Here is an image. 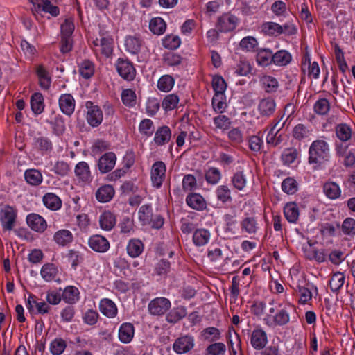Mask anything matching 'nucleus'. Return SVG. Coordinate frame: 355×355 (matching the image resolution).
Masks as SVG:
<instances>
[{
    "label": "nucleus",
    "instance_id": "58",
    "mask_svg": "<svg viewBox=\"0 0 355 355\" xmlns=\"http://www.w3.org/2000/svg\"><path fill=\"white\" fill-rule=\"evenodd\" d=\"M66 343L62 338H56L51 342L50 351L53 355H60L66 348Z\"/></svg>",
    "mask_w": 355,
    "mask_h": 355
},
{
    "label": "nucleus",
    "instance_id": "48",
    "mask_svg": "<svg viewBox=\"0 0 355 355\" xmlns=\"http://www.w3.org/2000/svg\"><path fill=\"white\" fill-rule=\"evenodd\" d=\"M212 87L215 92L214 94H224L227 84L221 76L216 75L212 78Z\"/></svg>",
    "mask_w": 355,
    "mask_h": 355
},
{
    "label": "nucleus",
    "instance_id": "31",
    "mask_svg": "<svg viewBox=\"0 0 355 355\" xmlns=\"http://www.w3.org/2000/svg\"><path fill=\"white\" fill-rule=\"evenodd\" d=\"M54 241L59 245L65 246L73 241V234L68 230H60L53 236Z\"/></svg>",
    "mask_w": 355,
    "mask_h": 355
},
{
    "label": "nucleus",
    "instance_id": "9",
    "mask_svg": "<svg viewBox=\"0 0 355 355\" xmlns=\"http://www.w3.org/2000/svg\"><path fill=\"white\" fill-rule=\"evenodd\" d=\"M337 153L344 158L343 164L346 167H353L355 164V149L349 148V145L342 144L337 147Z\"/></svg>",
    "mask_w": 355,
    "mask_h": 355
},
{
    "label": "nucleus",
    "instance_id": "22",
    "mask_svg": "<svg viewBox=\"0 0 355 355\" xmlns=\"http://www.w3.org/2000/svg\"><path fill=\"white\" fill-rule=\"evenodd\" d=\"M286 219L291 223H295L299 218V209L294 202H288L284 207Z\"/></svg>",
    "mask_w": 355,
    "mask_h": 355
},
{
    "label": "nucleus",
    "instance_id": "47",
    "mask_svg": "<svg viewBox=\"0 0 355 355\" xmlns=\"http://www.w3.org/2000/svg\"><path fill=\"white\" fill-rule=\"evenodd\" d=\"M345 282V276L341 272H337L331 277L329 284L333 292H337L343 286Z\"/></svg>",
    "mask_w": 355,
    "mask_h": 355
},
{
    "label": "nucleus",
    "instance_id": "45",
    "mask_svg": "<svg viewBox=\"0 0 355 355\" xmlns=\"http://www.w3.org/2000/svg\"><path fill=\"white\" fill-rule=\"evenodd\" d=\"M211 103L214 110L218 113H223L227 107L225 94H214Z\"/></svg>",
    "mask_w": 355,
    "mask_h": 355
},
{
    "label": "nucleus",
    "instance_id": "53",
    "mask_svg": "<svg viewBox=\"0 0 355 355\" xmlns=\"http://www.w3.org/2000/svg\"><path fill=\"white\" fill-rule=\"evenodd\" d=\"M226 347L223 343H215L209 345L206 349V355H223Z\"/></svg>",
    "mask_w": 355,
    "mask_h": 355
},
{
    "label": "nucleus",
    "instance_id": "17",
    "mask_svg": "<svg viewBox=\"0 0 355 355\" xmlns=\"http://www.w3.org/2000/svg\"><path fill=\"white\" fill-rule=\"evenodd\" d=\"M186 202L189 207L198 211L204 210L207 205L204 198L196 193H189L187 196Z\"/></svg>",
    "mask_w": 355,
    "mask_h": 355
},
{
    "label": "nucleus",
    "instance_id": "46",
    "mask_svg": "<svg viewBox=\"0 0 355 355\" xmlns=\"http://www.w3.org/2000/svg\"><path fill=\"white\" fill-rule=\"evenodd\" d=\"M216 194L217 199L223 203L232 200L231 191L227 185L218 187L216 190Z\"/></svg>",
    "mask_w": 355,
    "mask_h": 355
},
{
    "label": "nucleus",
    "instance_id": "11",
    "mask_svg": "<svg viewBox=\"0 0 355 355\" xmlns=\"http://www.w3.org/2000/svg\"><path fill=\"white\" fill-rule=\"evenodd\" d=\"M89 247L97 252H105L110 248L109 241L103 236L96 234L89 239Z\"/></svg>",
    "mask_w": 355,
    "mask_h": 355
},
{
    "label": "nucleus",
    "instance_id": "56",
    "mask_svg": "<svg viewBox=\"0 0 355 355\" xmlns=\"http://www.w3.org/2000/svg\"><path fill=\"white\" fill-rule=\"evenodd\" d=\"M80 75L85 78H90L94 72V64L89 60H84L82 62L80 69Z\"/></svg>",
    "mask_w": 355,
    "mask_h": 355
},
{
    "label": "nucleus",
    "instance_id": "62",
    "mask_svg": "<svg viewBox=\"0 0 355 355\" xmlns=\"http://www.w3.org/2000/svg\"><path fill=\"white\" fill-rule=\"evenodd\" d=\"M330 109V104L327 99L320 98L314 105L315 112L320 115L326 114Z\"/></svg>",
    "mask_w": 355,
    "mask_h": 355
},
{
    "label": "nucleus",
    "instance_id": "50",
    "mask_svg": "<svg viewBox=\"0 0 355 355\" xmlns=\"http://www.w3.org/2000/svg\"><path fill=\"white\" fill-rule=\"evenodd\" d=\"M282 189L287 194H294L297 191V182L293 178H286L282 183Z\"/></svg>",
    "mask_w": 355,
    "mask_h": 355
},
{
    "label": "nucleus",
    "instance_id": "55",
    "mask_svg": "<svg viewBox=\"0 0 355 355\" xmlns=\"http://www.w3.org/2000/svg\"><path fill=\"white\" fill-rule=\"evenodd\" d=\"M178 102L179 98L177 95L169 94L164 98L162 106L165 110H172L176 107Z\"/></svg>",
    "mask_w": 355,
    "mask_h": 355
},
{
    "label": "nucleus",
    "instance_id": "23",
    "mask_svg": "<svg viewBox=\"0 0 355 355\" xmlns=\"http://www.w3.org/2000/svg\"><path fill=\"white\" fill-rule=\"evenodd\" d=\"M114 195V188L108 184L101 187L96 192V198L101 202H109Z\"/></svg>",
    "mask_w": 355,
    "mask_h": 355
},
{
    "label": "nucleus",
    "instance_id": "64",
    "mask_svg": "<svg viewBox=\"0 0 355 355\" xmlns=\"http://www.w3.org/2000/svg\"><path fill=\"white\" fill-rule=\"evenodd\" d=\"M262 81L266 92L271 93L277 91L279 85L276 78L267 76L263 77Z\"/></svg>",
    "mask_w": 355,
    "mask_h": 355
},
{
    "label": "nucleus",
    "instance_id": "44",
    "mask_svg": "<svg viewBox=\"0 0 355 355\" xmlns=\"http://www.w3.org/2000/svg\"><path fill=\"white\" fill-rule=\"evenodd\" d=\"M175 80L171 76H162L158 80L157 87L164 92H169L174 85Z\"/></svg>",
    "mask_w": 355,
    "mask_h": 355
},
{
    "label": "nucleus",
    "instance_id": "6",
    "mask_svg": "<svg viewBox=\"0 0 355 355\" xmlns=\"http://www.w3.org/2000/svg\"><path fill=\"white\" fill-rule=\"evenodd\" d=\"M166 165L162 161L155 162L151 169L152 184L156 188H159L165 178Z\"/></svg>",
    "mask_w": 355,
    "mask_h": 355
},
{
    "label": "nucleus",
    "instance_id": "41",
    "mask_svg": "<svg viewBox=\"0 0 355 355\" xmlns=\"http://www.w3.org/2000/svg\"><path fill=\"white\" fill-rule=\"evenodd\" d=\"M262 31L268 35L276 36L283 33V27L275 22H266L262 25Z\"/></svg>",
    "mask_w": 355,
    "mask_h": 355
},
{
    "label": "nucleus",
    "instance_id": "33",
    "mask_svg": "<svg viewBox=\"0 0 355 355\" xmlns=\"http://www.w3.org/2000/svg\"><path fill=\"white\" fill-rule=\"evenodd\" d=\"M75 173L79 179L84 182H87L90 180L91 173L89 167L85 162H80L76 164Z\"/></svg>",
    "mask_w": 355,
    "mask_h": 355
},
{
    "label": "nucleus",
    "instance_id": "51",
    "mask_svg": "<svg viewBox=\"0 0 355 355\" xmlns=\"http://www.w3.org/2000/svg\"><path fill=\"white\" fill-rule=\"evenodd\" d=\"M311 130L303 124H297L293 130V136L295 139L301 141L309 136Z\"/></svg>",
    "mask_w": 355,
    "mask_h": 355
},
{
    "label": "nucleus",
    "instance_id": "26",
    "mask_svg": "<svg viewBox=\"0 0 355 355\" xmlns=\"http://www.w3.org/2000/svg\"><path fill=\"white\" fill-rule=\"evenodd\" d=\"M99 223L103 230H111L116 225L115 216L110 211H104L100 216Z\"/></svg>",
    "mask_w": 355,
    "mask_h": 355
},
{
    "label": "nucleus",
    "instance_id": "14",
    "mask_svg": "<svg viewBox=\"0 0 355 355\" xmlns=\"http://www.w3.org/2000/svg\"><path fill=\"white\" fill-rule=\"evenodd\" d=\"M276 110V103L272 98L261 99L258 105V111L262 117H270Z\"/></svg>",
    "mask_w": 355,
    "mask_h": 355
},
{
    "label": "nucleus",
    "instance_id": "57",
    "mask_svg": "<svg viewBox=\"0 0 355 355\" xmlns=\"http://www.w3.org/2000/svg\"><path fill=\"white\" fill-rule=\"evenodd\" d=\"M181 44V40L178 36L167 35L162 41L163 46L168 49H176Z\"/></svg>",
    "mask_w": 355,
    "mask_h": 355
},
{
    "label": "nucleus",
    "instance_id": "30",
    "mask_svg": "<svg viewBox=\"0 0 355 355\" xmlns=\"http://www.w3.org/2000/svg\"><path fill=\"white\" fill-rule=\"evenodd\" d=\"M139 219L143 225H150L153 220V210L150 205H142L138 211Z\"/></svg>",
    "mask_w": 355,
    "mask_h": 355
},
{
    "label": "nucleus",
    "instance_id": "28",
    "mask_svg": "<svg viewBox=\"0 0 355 355\" xmlns=\"http://www.w3.org/2000/svg\"><path fill=\"white\" fill-rule=\"evenodd\" d=\"M31 107L33 113L36 115L43 112L44 109V98L41 93H34L31 98Z\"/></svg>",
    "mask_w": 355,
    "mask_h": 355
},
{
    "label": "nucleus",
    "instance_id": "35",
    "mask_svg": "<svg viewBox=\"0 0 355 355\" xmlns=\"http://www.w3.org/2000/svg\"><path fill=\"white\" fill-rule=\"evenodd\" d=\"M323 191L327 197L332 200L340 197L341 193L339 186L333 182H326L323 185Z\"/></svg>",
    "mask_w": 355,
    "mask_h": 355
},
{
    "label": "nucleus",
    "instance_id": "36",
    "mask_svg": "<svg viewBox=\"0 0 355 355\" xmlns=\"http://www.w3.org/2000/svg\"><path fill=\"white\" fill-rule=\"evenodd\" d=\"M41 276L46 282L55 280L58 274V268L53 263L44 264L40 271Z\"/></svg>",
    "mask_w": 355,
    "mask_h": 355
},
{
    "label": "nucleus",
    "instance_id": "5",
    "mask_svg": "<svg viewBox=\"0 0 355 355\" xmlns=\"http://www.w3.org/2000/svg\"><path fill=\"white\" fill-rule=\"evenodd\" d=\"M16 211L8 205L4 206L0 211V220L4 230L13 229L16 220Z\"/></svg>",
    "mask_w": 355,
    "mask_h": 355
},
{
    "label": "nucleus",
    "instance_id": "3",
    "mask_svg": "<svg viewBox=\"0 0 355 355\" xmlns=\"http://www.w3.org/2000/svg\"><path fill=\"white\" fill-rule=\"evenodd\" d=\"M239 21V19L235 15L230 13H225L218 17L216 28L220 32L232 31L237 26Z\"/></svg>",
    "mask_w": 355,
    "mask_h": 355
},
{
    "label": "nucleus",
    "instance_id": "40",
    "mask_svg": "<svg viewBox=\"0 0 355 355\" xmlns=\"http://www.w3.org/2000/svg\"><path fill=\"white\" fill-rule=\"evenodd\" d=\"M125 46L128 52L137 54L141 49V41L137 37L128 36L125 39Z\"/></svg>",
    "mask_w": 355,
    "mask_h": 355
},
{
    "label": "nucleus",
    "instance_id": "61",
    "mask_svg": "<svg viewBox=\"0 0 355 355\" xmlns=\"http://www.w3.org/2000/svg\"><path fill=\"white\" fill-rule=\"evenodd\" d=\"M275 326H283L288 323L290 316L288 312L283 309L279 310L274 316Z\"/></svg>",
    "mask_w": 355,
    "mask_h": 355
},
{
    "label": "nucleus",
    "instance_id": "29",
    "mask_svg": "<svg viewBox=\"0 0 355 355\" xmlns=\"http://www.w3.org/2000/svg\"><path fill=\"white\" fill-rule=\"evenodd\" d=\"M126 250L129 256L135 258L142 253L144 244L140 240L133 239L128 242Z\"/></svg>",
    "mask_w": 355,
    "mask_h": 355
},
{
    "label": "nucleus",
    "instance_id": "12",
    "mask_svg": "<svg viewBox=\"0 0 355 355\" xmlns=\"http://www.w3.org/2000/svg\"><path fill=\"white\" fill-rule=\"evenodd\" d=\"M26 222L29 227L37 232H43L47 227L46 220L37 214H30L26 217Z\"/></svg>",
    "mask_w": 355,
    "mask_h": 355
},
{
    "label": "nucleus",
    "instance_id": "42",
    "mask_svg": "<svg viewBox=\"0 0 355 355\" xmlns=\"http://www.w3.org/2000/svg\"><path fill=\"white\" fill-rule=\"evenodd\" d=\"M166 23L160 17H155L150 20L149 24L150 30L155 35H162L166 30Z\"/></svg>",
    "mask_w": 355,
    "mask_h": 355
},
{
    "label": "nucleus",
    "instance_id": "27",
    "mask_svg": "<svg viewBox=\"0 0 355 355\" xmlns=\"http://www.w3.org/2000/svg\"><path fill=\"white\" fill-rule=\"evenodd\" d=\"M24 178L27 183L32 186H38L43 180V176L41 172L35 168L26 170Z\"/></svg>",
    "mask_w": 355,
    "mask_h": 355
},
{
    "label": "nucleus",
    "instance_id": "1",
    "mask_svg": "<svg viewBox=\"0 0 355 355\" xmlns=\"http://www.w3.org/2000/svg\"><path fill=\"white\" fill-rule=\"evenodd\" d=\"M309 163L311 164H322L329 157V148L324 140L314 141L309 150Z\"/></svg>",
    "mask_w": 355,
    "mask_h": 355
},
{
    "label": "nucleus",
    "instance_id": "13",
    "mask_svg": "<svg viewBox=\"0 0 355 355\" xmlns=\"http://www.w3.org/2000/svg\"><path fill=\"white\" fill-rule=\"evenodd\" d=\"M75 100L70 94H62L59 98V107L62 112L71 116L75 110Z\"/></svg>",
    "mask_w": 355,
    "mask_h": 355
},
{
    "label": "nucleus",
    "instance_id": "19",
    "mask_svg": "<svg viewBox=\"0 0 355 355\" xmlns=\"http://www.w3.org/2000/svg\"><path fill=\"white\" fill-rule=\"evenodd\" d=\"M33 146L42 154L50 153L53 149V144L50 139L46 137H38L33 139Z\"/></svg>",
    "mask_w": 355,
    "mask_h": 355
},
{
    "label": "nucleus",
    "instance_id": "52",
    "mask_svg": "<svg viewBox=\"0 0 355 355\" xmlns=\"http://www.w3.org/2000/svg\"><path fill=\"white\" fill-rule=\"evenodd\" d=\"M243 50L247 51H255L258 45L257 40L252 36H248L243 38L239 44Z\"/></svg>",
    "mask_w": 355,
    "mask_h": 355
},
{
    "label": "nucleus",
    "instance_id": "32",
    "mask_svg": "<svg viewBox=\"0 0 355 355\" xmlns=\"http://www.w3.org/2000/svg\"><path fill=\"white\" fill-rule=\"evenodd\" d=\"M336 137L342 141H347L352 137V130L347 123H341L335 128Z\"/></svg>",
    "mask_w": 355,
    "mask_h": 355
},
{
    "label": "nucleus",
    "instance_id": "20",
    "mask_svg": "<svg viewBox=\"0 0 355 355\" xmlns=\"http://www.w3.org/2000/svg\"><path fill=\"white\" fill-rule=\"evenodd\" d=\"M171 137V129L166 125H163L155 132L154 141L158 146H163L169 141Z\"/></svg>",
    "mask_w": 355,
    "mask_h": 355
},
{
    "label": "nucleus",
    "instance_id": "34",
    "mask_svg": "<svg viewBox=\"0 0 355 355\" xmlns=\"http://www.w3.org/2000/svg\"><path fill=\"white\" fill-rule=\"evenodd\" d=\"M79 293V291L76 287L69 286L63 291L62 297L67 303L73 304L78 300Z\"/></svg>",
    "mask_w": 355,
    "mask_h": 355
},
{
    "label": "nucleus",
    "instance_id": "37",
    "mask_svg": "<svg viewBox=\"0 0 355 355\" xmlns=\"http://www.w3.org/2000/svg\"><path fill=\"white\" fill-rule=\"evenodd\" d=\"M272 52L268 49H261L257 53V62L259 65L268 66L273 63Z\"/></svg>",
    "mask_w": 355,
    "mask_h": 355
},
{
    "label": "nucleus",
    "instance_id": "16",
    "mask_svg": "<svg viewBox=\"0 0 355 355\" xmlns=\"http://www.w3.org/2000/svg\"><path fill=\"white\" fill-rule=\"evenodd\" d=\"M250 342L255 349H263L268 342L266 333L262 329H254L252 333Z\"/></svg>",
    "mask_w": 355,
    "mask_h": 355
},
{
    "label": "nucleus",
    "instance_id": "21",
    "mask_svg": "<svg viewBox=\"0 0 355 355\" xmlns=\"http://www.w3.org/2000/svg\"><path fill=\"white\" fill-rule=\"evenodd\" d=\"M99 307L101 312L108 318H114L117 314L116 306L110 299L105 298L101 300Z\"/></svg>",
    "mask_w": 355,
    "mask_h": 355
},
{
    "label": "nucleus",
    "instance_id": "59",
    "mask_svg": "<svg viewBox=\"0 0 355 355\" xmlns=\"http://www.w3.org/2000/svg\"><path fill=\"white\" fill-rule=\"evenodd\" d=\"M221 178V173L217 168H210L205 173V179L209 184H217Z\"/></svg>",
    "mask_w": 355,
    "mask_h": 355
},
{
    "label": "nucleus",
    "instance_id": "63",
    "mask_svg": "<svg viewBox=\"0 0 355 355\" xmlns=\"http://www.w3.org/2000/svg\"><path fill=\"white\" fill-rule=\"evenodd\" d=\"M197 187L196 179L193 175H186L182 180V188L184 191H191Z\"/></svg>",
    "mask_w": 355,
    "mask_h": 355
},
{
    "label": "nucleus",
    "instance_id": "10",
    "mask_svg": "<svg viewBox=\"0 0 355 355\" xmlns=\"http://www.w3.org/2000/svg\"><path fill=\"white\" fill-rule=\"evenodd\" d=\"M33 8L32 11L35 15V12L40 13V12H44L49 13L52 16L56 17L59 15V8L56 6H53L51 3V0H42L37 3H33Z\"/></svg>",
    "mask_w": 355,
    "mask_h": 355
},
{
    "label": "nucleus",
    "instance_id": "38",
    "mask_svg": "<svg viewBox=\"0 0 355 355\" xmlns=\"http://www.w3.org/2000/svg\"><path fill=\"white\" fill-rule=\"evenodd\" d=\"M273 63L278 66H286L291 61V55L285 50H280L273 54Z\"/></svg>",
    "mask_w": 355,
    "mask_h": 355
},
{
    "label": "nucleus",
    "instance_id": "43",
    "mask_svg": "<svg viewBox=\"0 0 355 355\" xmlns=\"http://www.w3.org/2000/svg\"><path fill=\"white\" fill-rule=\"evenodd\" d=\"M101 52L106 57H110L113 51V39L110 36L100 39Z\"/></svg>",
    "mask_w": 355,
    "mask_h": 355
},
{
    "label": "nucleus",
    "instance_id": "60",
    "mask_svg": "<svg viewBox=\"0 0 355 355\" xmlns=\"http://www.w3.org/2000/svg\"><path fill=\"white\" fill-rule=\"evenodd\" d=\"M121 99L124 105L133 106L136 103V94L131 89H126L121 93Z\"/></svg>",
    "mask_w": 355,
    "mask_h": 355
},
{
    "label": "nucleus",
    "instance_id": "25",
    "mask_svg": "<svg viewBox=\"0 0 355 355\" xmlns=\"http://www.w3.org/2000/svg\"><path fill=\"white\" fill-rule=\"evenodd\" d=\"M42 200L44 205L51 210H58L62 206V200L60 198L53 193H46L43 196Z\"/></svg>",
    "mask_w": 355,
    "mask_h": 355
},
{
    "label": "nucleus",
    "instance_id": "49",
    "mask_svg": "<svg viewBox=\"0 0 355 355\" xmlns=\"http://www.w3.org/2000/svg\"><path fill=\"white\" fill-rule=\"evenodd\" d=\"M299 155L298 150L295 148H288L284 150L282 155V160L285 164L293 163Z\"/></svg>",
    "mask_w": 355,
    "mask_h": 355
},
{
    "label": "nucleus",
    "instance_id": "39",
    "mask_svg": "<svg viewBox=\"0 0 355 355\" xmlns=\"http://www.w3.org/2000/svg\"><path fill=\"white\" fill-rule=\"evenodd\" d=\"M187 310L184 306H179L171 310L166 315V321L176 323L187 315Z\"/></svg>",
    "mask_w": 355,
    "mask_h": 355
},
{
    "label": "nucleus",
    "instance_id": "18",
    "mask_svg": "<svg viewBox=\"0 0 355 355\" xmlns=\"http://www.w3.org/2000/svg\"><path fill=\"white\" fill-rule=\"evenodd\" d=\"M135 334V328L132 324L125 322L122 324L119 330V338L123 343H130Z\"/></svg>",
    "mask_w": 355,
    "mask_h": 355
},
{
    "label": "nucleus",
    "instance_id": "4",
    "mask_svg": "<svg viewBox=\"0 0 355 355\" xmlns=\"http://www.w3.org/2000/svg\"><path fill=\"white\" fill-rule=\"evenodd\" d=\"M171 307V302L166 297H156L148 306V311L153 315H164Z\"/></svg>",
    "mask_w": 355,
    "mask_h": 355
},
{
    "label": "nucleus",
    "instance_id": "2",
    "mask_svg": "<svg viewBox=\"0 0 355 355\" xmlns=\"http://www.w3.org/2000/svg\"><path fill=\"white\" fill-rule=\"evenodd\" d=\"M116 68L119 76L123 79L130 81L135 78L136 70L133 64L128 59L119 58Z\"/></svg>",
    "mask_w": 355,
    "mask_h": 355
},
{
    "label": "nucleus",
    "instance_id": "15",
    "mask_svg": "<svg viewBox=\"0 0 355 355\" xmlns=\"http://www.w3.org/2000/svg\"><path fill=\"white\" fill-rule=\"evenodd\" d=\"M193 346V338L191 336H185L178 338L175 341L173 349L176 353L182 354L190 351Z\"/></svg>",
    "mask_w": 355,
    "mask_h": 355
},
{
    "label": "nucleus",
    "instance_id": "54",
    "mask_svg": "<svg viewBox=\"0 0 355 355\" xmlns=\"http://www.w3.org/2000/svg\"><path fill=\"white\" fill-rule=\"evenodd\" d=\"M232 183L234 188L241 191L246 185V178L243 171H238L232 178Z\"/></svg>",
    "mask_w": 355,
    "mask_h": 355
},
{
    "label": "nucleus",
    "instance_id": "7",
    "mask_svg": "<svg viewBox=\"0 0 355 355\" xmlns=\"http://www.w3.org/2000/svg\"><path fill=\"white\" fill-rule=\"evenodd\" d=\"M87 107L88 109L87 113V121L88 123L92 127L98 126L103 121V112L99 107L92 105V102L87 103Z\"/></svg>",
    "mask_w": 355,
    "mask_h": 355
},
{
    "label": "nucleus",
    "instance_id": "8",
    "mask_svg": "<svg viewBox=\"0 0 355 355\" xmlns=\"http://www.w3.org/2000/svg\"><path fill=\"white\" fill-rule=\"evenodd\" d=\"M116 161V156L112 152L105 153L98 162V168L101 173H106L113 169Z\"/></svg>",
    "mask_w": 355,
    "mask_h": 355
},
{
    "label": "nucleus",
    "instance_id": "24",
    "mask_svg": "<svg viewBox=\"0 0 355 355\" xmlns=\"http://www.w3.org/2000/svg\"><path fill=\"white\" fill-rule=\"evenodd\" d=\"M210 236L209 230L204 228L197 229L193 234V242L196 246H203L209 242Z\"/></svg>",
    "mask_w": 355,
    "mask_h": 355
}]
</instances>
